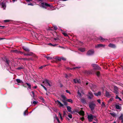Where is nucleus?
<instances>
[{
    "mask_svg": "<svg viewBox=\"0 0 123 123\" xmlns=\"http://www.w3.org/2000/svg\"><path fill=\"white\" fill-rule=\"evenodd\" d=\"M92 66L93 68L92 70L88 71L86 70H84L83 71V73L89 75L93 74L95 70H99L101 69L100 67L96 64H92Z\"/></svg>",
    "mask_w": 123,
    "mask_h": 123,
    "instance_id": "f257e3e1",
    "label": "nucleus"
},
{
    "mask_svg": "<svg viewBox=\"0 0 123 123\" xmlns=\"http://www.w3.org/2000/svg\"><path fill=\"white\" fill-rule=\"evenodd\" d=\"M96 106V105L93 102H90L89 104V107L92 111L94 109Z\"/></svg>",
    "mask_w": 123,
    "mask_h": 123,
    "instance_id": "f03ea898",
    "label": "nucleus"
},
{
    "mask_svg": "<svg viewBox=\"0 0 123 123\" xmlns=\"http://www.w3.org/2000/svg\"><path fill=\"white\" fill-rule=\"evenodd\" d=\"M94 51L93 49H90L88 50L86 53V55L88 56L92 55L94 54Z\"/></svg>",
    "mask_w": 123,
    "mask_h": 123,
    "instance_id": "7ed1b4c3",
    "label": "nucleus"
},
{
    "mask_svg": "<svg viewBox=\"0 0 123 123\" xmlns=\"http://www.w3.org/2000/svg\"><path fill=\"white\" fill-rule=\"evenodd\" d=\"M41 6L42 7L45 8H46L47 7L50 6V5L44 2L41 3Z\"/></svg>",
    "mask_w": 123,
    "mask_h": 123,
    "instance_id": "20e7f679",
    "label": "nucleus"
},
{
    "mask_svg": "<svg viewBox=\"0 0 123 123\" xmlns=\"http://www.w3.org/2000/svg\"><path fill=\"white\" fill-rule=\"evenodd\" d=\"M3 60L7 64L8 66H10L9 63L11 62L10 60H9L8 59L5 58L3 59Z\"/></svg>",
    "mask_w": 123,
    "mask_h": 123,
    "instance_id": "39448f33",
    "label": "nucleus"
},
{
    "mask_svg": "<svg viewBox=\"0 0 123 123\" xmlns=\"http://www.w3.org/2000/svg\"><path fill=\"white\" fill-rule=\"evenodd\" d=\"M115 107L116 108L117 110H121L122 109L121 105L119 103H118V104H115Z\"/></svg>",
    "mask_w": 123,
    "mask_h": 123,
    "instance_id": "423d86ee",
    "label": "nucleus"
},
{
    "mask_svg": "<svg viewBox=\"0 0 123 123\" xmlns=\"http://www.w3.org/2000/svg\"><path fill=\"white\" fill-rule=\"evenodd\" d=\"M89 85L92 90L94 92V91H95V88L97 87L96 86L93 85L91 84H90Z\"/></svg>",
    "mask_w": 123,
    "mask_h": 123,
    "instance_id": "0eeeda50",
    "label": "nucleus"
},
{
    "mask_svg": "<svg viewBox=\"0 0 123 123\" xmlns=\"http://www.w3.org/2000/svg\"><path fill=\"white\" fill-rule=\"evenodd\" d=\"M20 59L21 60H22L24 61H29L30 60H33V59L31 58H20Z\"/></svg>",
    "mask_w": 123,
    "mask_h": 123,
    "instance_id": "6e6552de",
    "label": "nucleus"
},
{
    "mask_svg": "<svg viewBox=\"0 0 123 123\" xmlns=\"http://www.w3.org/2000/svg\"><path fill=\"white\" fill-rule=\"evenodd\" d=\"M89 95L88 96V98L90 99H91L93 97V95L91 92H89Z\"/></svg>",
    "mask_w": 123,
    "mask_h": 123,
    "instance_id": "1a4fd4ad",
    "label": "nucleus"
},
{
    "mask_svg": "<svg viewBox=\"0 0 123 123\" xmlns=\"http://www.w3.org/2000/svg\"><path fill=\"white\" fill-rule=\"evenodd\" d=\"M87 118L88 119V120L90 122L92 121V120L93 119V116L91 114L90 115H88L87 116Z\"/></svg>",
    "mask_w": 123,
    "mask_h": 123,
    "instance_id": "9d476101",
    "label": "nucleus"
},
{
    "mask_svg": "<svg viewBox=\"0 0 123 123\" xmlns=\"http://www.w3.org/2000/svg\"><path fill=\"white\" fill-rule=\"evenodd\" d=\"M55 103L56 104L57 103L58 104H59V107H62L63 108L64 107H63V105L61 103V102L58 100H57L55 101Z\"/></svg>",
    "mask_w": 123,
    "mask_h": 123,
    "instance_id": "9b49d317",
    "label": "nucleus"
},
{
    "mask_svg": "<svg viewBox=\"0 0 123 123\" xmlns=\"http://www.w3.org/2000/svg\"><path fill=\"white\" fill-rule=\"evenodd\" d=\"M45 81L46 82L45 83V84H46L47 86L49 85V86H52V85H51L50 84L51 82L49 80L46 79L45 80Z\"/></svg>",
    "mask_w": 123,
    "mask_h": 123,
    "instance_id": "f8f14e48",
    "label": "nucleus"
},
{
    "mask_svg": "<svg viewBox=\"0 0 123 123\" xmlns=\"http://www.w3.org/2000/svg\"><path fill=\"white\" fill-rule=\"evenodd\" d=\"M108 46L113 48H115L116 47V46L115 44L111 43H110L108 45Z\"/></svg>",
    "mask_w": 123,
    "mask_h": 123,
    "instance_id": "ddd939ff",
    "label": "nucleus"
},
{
    "mask_svg": "<svg viewBox=\"0 0 123 123\" xmlns=\"http://www.w3.org/2000/svg\"><path fill=\"white\" fill-rule=\"evenodd\" d=\"M105 46V45L104 44H100L97 45L95 46V48H100V47H104Z\"/></svg>",
    "mask_w": 123,
    "mask_h": 123,
    "instance_id": "4468645a",
    "label": "nucleus"
},
{
    "mask_svg": "<svg viewBox=\"0 0 123 123\" xmlns=\"http://www.w3.org/2000/svg\"><path fill=\"white\" fill-rule=\"evenodd\" d=\"M78 113L79 115H82L83 116H84L85 115L84 112L83 111L81 110L78 112Z\"/></svg>",
    "mask_w": 123,
    "mask_h": 123,
    "instance_id": "2eb2a0df",
    "label": "nucleus"
},
{
    "mask_svg": "<svg viewBox=\"0 0 123 123\" xmlns=\"http://www.w3.org/2000/svg\"><path fill=\"white\" fill-rule=\"evenodd\" d=\"M2 7L4 9H5L6 8V4L3 2H2L1 3Z\"/></svg>",
    "mask_w": 123,
    "mask_h": 123,
    "instance_id": "dca6fc26",
    "label": "nucleus"
},
{
    "mask_svg": "<svg viewBox=\"0 0 123 123\" xmlns=\"http://www.w3.org/2000/svg\"><path fill=\"white\" fill-rule=\"evenodd\" d=\"M81 102L83 104H86V100L84 98H81L80 100Z\"/></svg>",
    "mask_w": 123,
    "mask_h": 123,
    "instance_id": "f3484780",
    "label": "nucleus"
},
{
    "mask_svg": "<svg viewBox=\"0 0 123 123\" xmlns=\"http://www.w3.org/2000/svg\"><path fill=\"white\" fill-rule=\"evenodd\" d=\"M61 97L62 98L63 100H62V102L64 101H66V99L67 98L64 95H62L61 96Z\"/></svg>",
    "mask_w": 123,
    "mask_h": 123,
    "instance_id": "a211bd4d",
    "label": "nucleus"
},
{
    "mask_svg": "<svg viewBox=\"0 0 123 123\" xmlns=\"http://www.w3.org/2000/svg\"><path fill=\"white\" fill-rule=\"evenodd\" d=\"M22 48L24 50L26 51L29 52L30 51V50L29 49L25 47H23Z\"/></svg>",
    "mask_w": 123,
    "mask_h": 123,
    "instance_id": "6ab92c4d",
    "label": "nucleus"
},
{
    "mask_svg": "<svg viewBox=\"0 0 123 123\" xmlns=\"http://www.w3.org/2000/svg\"><path fill=\"white\" fill-rule=\"evenodd\" d=\"M99 39L102 42H103L105 40H107L106 39H104L101 37H100Z\"/></svg>",
    "mask_w": 123,
    "mask_h": 123,
    "instance_id": "aec40b11",
    "label": "nucleus"
},
{
    "mask_svg": "<svg viewBox=\"0 0 123 123\" xmlns=\"http://www.w3.org/2000/svg\"><path fill=\"white\" fill-rule=\"evenodd\" d=\"M73 81L75 83H79L80 82V80L77 79H74Z\"/></svg>",
    "mask_w": 123,
    "mask_h": 123,
    "instance_id": "412c9836",
    "label": "nucleus"
},
{
    "mask_svg": "<svg viewBox=\"0 0 123 123\" xmlns=\"http://www.w3.org/2000/svg\"><path fill=\"white\" fill-rule=\"evenodd\" d=\"M67 109L68 110V112H71V108L70 106H67Z\"/></svg>",
    "mask_w": 123,
    "mask_h": 123,
    "instance_id": "4be33fe9",
    "label": "nucleus"
},
{
    "mask_svg": "<svg viewBox=\"0 0 123 123\" xmlns=\"http://www.w3.org/2000/svg\"><path fill=\"white\" fill-rule=\"evenodd\" d=\"M101 94V92L100 91L98 92L97 93H94V94L95 95L98 96L99 95H100Z\"/></svg>",
    "mask_w": 123,
    "mask_h": 123,
    "instance_id": "5701e85b",
    "label": "nucleus"
},
{
    "mask_svg": "<svg viewBox=\"0 0 123 123\" xmlns=\"http://www.w3.org/2000/svg\"><path fill=\"white\" fill-rule=\"evenodd\" d=\"M79 50L81 51L82 52H84L85 50V48H80L79 49Z\"/></svg>",
    "mask_w": 123,
    "mask_h": 123,
    "instance_id": "b1692460",
    "label": "nucleus"
},
{
    "mask_svg": "<svg viewBox=\"0 0 123 123\" xmlns=\"http://www.w3.org/2000/svg\"><path fill=\"white\" fill-rule=\"evenodd\" d=\"M45 57H46L48 60H52L53 58H54V57L49 56Z\"/></svg>",
    "mask_w": 123,
    "mask_h": 123,
    "instance_id": "393cba45",
    "label": "nucleus"
},
{
    "mask_svg": "<svg viewBox=\"0 0 123 123\" xmlns=\"http://www.w3.org/2000/svg\"><path fill=\"white\" fill-rule=\"evenodd\" d=\"M110 114L113 117H114L116 116V114L114 112H110Z\"/></svg>",
    "mask_w": 123,
    "mask_h": 123,
    "instance_id": "a878e982",
    "label": "nucleus"
},
{
    "mask_svg": "<svg viewBox=\"0 0 123 123\" xmlns=\"http://www.w3.org/2000/svg\"><path fill=\"white\" fill-rule=\"evenodd\" d=\"M25 84H26L28 86V88L29 89H31V85L29 83H25Z\"/></svg>",
    "mask_w": 123,
    "mask_h": 123,
    "instance_id": "bb28decb",
    "label": "nucleus"
},
{
    "mask_svg": "<svg viewBox=\"0 0 123 123\" xmlns=\"http://www.w3.org/2000/svg\"><path fill=\"white\" fill-rule=\"evenodd\" d=\"M24 68V67L23 66H21L19 67H18L17 68V69L18 70H20L21 69H23Z\"/></svg>",
    "mask_w": 123,
    "mask_h": 123,
    "instance_id": "cd10ccee",
    "label": "nucleus"
},
{
    "mask_svg": "<svg viewBox=\"0 0 123 123\" xmlns=\"http://www.w3.org/2000/svg\"><path fill=\"white\" fill-rule=\"evenodd\" d=\"M105 95L106 97H108L111 96L109 92L107 91H106L105 93Z\"/></svg>",
    "mask_w": 123,
    "mask_h": 123,
    "instance_id": "c85d7f7f",
    "label": "nucleus"
},
{
    "mask_svg": "<svg viewBox=\"0 0 123 123\" xmlns=\"http://www.w3.org/2000/svg\"><path fill=\"white\" fill-rule=\"evenodd\" d=\"M66 101L70 102H71V103H73V100L71 99H67Z\"/></svg>",
    "mask_w": 123,
    "mask_h": 123,
    "instance_id": "c756f323",
    "label": "nucleus"
},
{
    "mask_svg": "<svg viewBox=\"0 0 123 123\" xmlns=\"http://www.w3.org/2000/svg\"><path fill=\"white\" fill-rule=\"evenodd\" d=\"M16 81L18 83L23 82L22 81L20 80L19 79H17L16 80Z\"/></svg>",
    "mask_w": 123,
    "mask_h": 123,
    "instance_id": "7c9ffc66",
    "label": "nucleus"
},
{
    "mask_svg": "<svg viewBox=\"0 0 123 123\" xmlns=\"http://www.w3.org/2000/svg\"><path fill=\"white\" fill-rule=\"evenodd\" d=\"M119 119L120 120L123 119V114H121V116L119 117Z\"/></svg>",
    "mask_w": 123,
    "mask_h": 123,
    "instance_id": "2f4dec72",
    "label": "nucleus"
},
{
    "mask_svg": "<svg viewBox=\"0 0 123 123\" xmlns=\"http://www.w3.org/2000/svg\"><path fill=\"white\" fill-rule=\"evenodd\" d=\"M66 101H63L62 102L64 104V105L67 106L68 105V103L67 102H66Z\"/></svg>",
    "mask_w": 123,
    "mask_h": 123,
    "instance_id": "473e14b6",
    "label": "nucleus"
},
{
    "mask_svg": "<svg viewBox=\"0 0 123 123\" xmlns=\"http://www.w3.org/2000/svg\"><path fill=\"white\" fill-rule=\"evenodd\" d=\"M115 98L116 99H118L120 101H121L122 100V99L120 98L117 95L116 96Z\"/></svg>",
    "mask_w": 123,
    "mask_h": 123,
    "instance_id": "72a5a7b5",
    "label": "nucleus"
},
{
    "mask_svg": "<svg viewBox=\"0 0 123 123\" xmlns=\"http://www.w3.org/2000/svg\"><path fill=\"white\" fill-rule=\"evenodd\" d=\"M55 59H56V60H58L59 61H61V58H60V57H56L55 58Z\"/></svg>",
    "mask_w": 123,
    "mask_h": 123,
    "instance_id": "f704fd0d",
    "label": "nucleus"
},
{
    "mask_svg": "<svg viewBox=\"0 0 123 123\" xmlns=\"http://www.w3.org/2000/svg\"><path fill=\"white\" fill-rule=\"evenodd\" d=\"M13 52L16 53H18L19 51H18L17 49H15L13 50Z\"/></svg>",
    "mask_w": 123,
    "mask_h": 123,
    "instance_id": "c9c22d12",
    "label": "nucleus"
},
{
    "mask_svg": "<svg viewBox=\"0 0 123 123\" xmlns=\"http://www.w3.org/2000/svg\"><path fill=\"white\" fill-rule=\"evenodd\" d=\"M29 53V56L33 55V53L32 52H28Z\"/></svg>",
    "mask_w": 123,
    "mask_h": 123,
    "instance_id": "e433bc0d",
    "label": "nucleus"
},
{
    "mask_svg": "<svg viewBox=\"0 0 123 123\" xmlns=\"http://www.w3.org/2000/svg\"><path fill=\"white\" fill-rule=\"evenodd\" d=\"M68 117L70 118H72V115L70 113H69L68 115Z\"/></svg>",
    "mask_w": 123,
    "mask_h": 123,
    "instance_id": "4c0bfd02",
    "label": "nucleus"
},
{
    "mask_svg": "<svg viewBox=\"0 0 123 123\" xmlns=\"http://www.w3.org/2000/svg\"><path fill=\"white\" fill-rule=\"evenodd\" d=\"M100 74V72L99 71H97L96 73V74L97 76L98 77H99V75Z\"/></svg>",
    "mask_w": 123,
    "mask_h": 123,
    "instance_id": "58836bf2",
    "label": "nucleus"
},
{
    "mask_svg": "<svg viewBox=\"0 0 123 123\" xmlns=\"http://www.w3.org/2000/svg\"><path fill=\"white\" fill-rule=\"evenodd\" d=\"M28 112V110H26L25 111L24 113V115L25 116L26 115V113Z\"/></svg>",
    "mask_w": 123,
    "mask_h": 123,
    "instance_id": "ea45409f",
    "label": "nucleus"
},
{
    "mask_svg": "<svg viewBox=\"0 0 123 123\" xmlns=\"http://www.w3.org/2000/svg\"><path fill=\"white\" fill-rule=\"evenodd\" d=\"M41 86L43 87L44 88V89L46 91H47V89L42 84H41Z\"/></svg>",
    "mask_w": 123,
    "mask_h": 123,
    "instance_id": "a19ab883",
    "label": "nucleus"
},
{
    "mask_svg": "<svg viewBox=\"0 0 123 123\" xmlns=\"http://www.w3.org/2000/svg\"><path fill=\"white\" fill-rule=\"evenodd\" d=\"M54 40H59V37L58 36L57 37H55L54 38Z\"/></svg>",
    "mask_w": 123,
    "mask_h": 123,
    "instance_id": "79ce46f5",
    "label": "nucleus"
},
{
    "mask_svg": "<svg viewBox=\"0 0 123 123\" xmlns=\"http://www.w3.org/2000/svg\"><path fill=\"white\" fill-rule=\"evenodd\" d=\"M11 21L10 20H4V22L5 23H7Z\"/></svg>",
    "mask_w": 123,
    "mask_h": 123,
    "instance_id": "37998d69",
    "label": "nucleus"
},
{
    "mask_svg": "<svg viewBox=\"0 0 123 123\" xmlns=\"http://www.w3.org/2000/svg\"><path fill=\"white\" fill-rule=\"evenodd\" d=\"M31 92V93L32 94H33V98H34L35 97V93H34V91H32Z\"/></svg>",
    "mask_w": 123,
    "mask_h": 123,
    "instance_id": "c03bdc74",
    "label": "nucleus"
},
{
    "mask_svg": "<svg viewBox=\"0 0 123 123\" xmlns=\"http://www.w3.org/2000/svg\"><path fill=\"white\" fill-rule=\"evenodd\" d=\"M62 34L65 37H66V36H68V35L67 34L65 33L62 32Z\"/></svg>",
    "mask_w": 123,
    "mask_h": 123,
    "instance_id": "a18cd8bd",
    "label": "nucleus"
},
{
    "mask_svg": "<svg viewBox=\"0 0 123 123\" xmlns=\"http://www.w3.org/2000/svg\"><path fill=\"white\" fill-rule=\"evenodd\" d=\"M101 106L102 107L103 106H105V105L104 103V102H103L102 103V104L101 105Z\"/></svg>",
    "mask_w": 123,
    "mask_h": 123,
    "instance_id": "49530a36",
    "label": "nucleus"
},
{
    "mask_svg": "<svg viewBox=\"0 0 123 123\" xmlns=\"http://www.w3.org/2000/svg\"><path fill=\"white\" fill-rule=\"evenodd\" d=\"M84 117H81L80 118V120H81L82 121H83L84 120Z\"/></svg>",
    "mask_w": 123,
    "mask_h": 123,
    "instance_id": "de8ad7c7",
    "label": "nucleus"
},
{
    "mask_svg": "<svg viewBox=\"0 0 123 123\" xmlns=\"http://www.w3.org/2000/svg\"><path fill=\"white\" fill-rule=\"evenodd\" d=\"M56 120H57V121L59 123H60V120H59L58 118L57 117H56Z\"/></svg>",
    "mask_w": 123,
    "mask_h": 123,
    "instance_id": "09e8293b",
    "label": "nucleus"
},
{
    "mask_svg": "<svg viewBox=\"0 0 123 123\" xmlns=\"http://www.w3.org/2000/svg\"><path fill=\"white\" fill-rule=\"evenodd\" d=\"M80 68V67H76L73 68L72 69H74L75 68Z\"/></svg>",
    "mask_w": 123,
    "mask_h": 123,
    "instance_id": "8fccbe9b",
    "label": "nucleus"
},
{
    "mask_svg": "<svg viewBox=\"0 0 123 123\" xmlns=\"http://www.w3.org/2000/svg\"><path fill=\"white\" fill-rule=\"evenodd\" d=\"M57 27L56 26H54V29L56 30L57 29Z\"/></svg>",
    "mask_w": 123,
    "mask_h": 123,
    "instance_id": "3c124183",
    "label": "nucleus"
},
{
    "mask_svg": "<svg viewBox=\"0 0 123 123\" xmlns=\"http://www.w3.org/2000/svg\"><path fill=\"white\" fill-rule=\"evenodd\" d=\"M61 59H62V60L63 61H65L66 60V58L63 57H61Z\"/></svg>",
    "mask_w": 123,
    "mask_h": 123,
    "instance_id": "603ef678",
    "label": "nucleus"
},
{
    "mask_svg": "<svg viewBox=\"0 0 123 123\" xmlns=\"http://www.w3.org/2000/svg\"><path fill=\"white\" fill-rule=\"evenodd\" d=\"M59 115L60 116V117L61 119H62V116H61V113L60 112H59Z\"/></svg>",
    "mask_w": 123,
    "mask_h": 123,
    "instance_id": "864d4df0",
    "label": "nucleus"
},
{
    "mask_svg": "<svg viewBox=\"0 0 123 123\" xmlns=\"http://www.w3.org/2000/svg\"><path fill=\"white\" fill-rule=\"evenodd\" d=\"M37 102L35 101H34L32 103L33 104L35 105L36 104H37Z\"/></svg>",
    "mask_w": 123,
    "mask_h": 123,
    "instance_id": "5fc2aeb1",
    "label": "nucleus"
},
{
    "mask_svg": "<svg viewBox=\"0 0 123 123\" xmlns=\"http://www.w3.org/2000/svg\"><path fill=\"white\" fill-rule=\"evenodd\" d=\"M28 5H31V6H33V5L31 3H28Z\"/></svg>",
    "mask_w": 123,
    "mask_h": 123,
    "instance_id": "6e6d98bb",
    "label": "nucleus"
},
{
    "mask_svg": "<svg viewBox=\"0 0 123 123\" xmlns=\"http://www.w3.org/2000/svg\"><path fill=\"white\" fill-rule=\"evenodd\" d=\"M24 53L22 52L21 51H19L18 53H19L21 55H22L23 54H24Z\"/></svg>",
    "mask_w": 123,
    "mask_h": 123,
    "instance_id": "4d7b16f0",
    "label": "nucleus"
},
{
    "mask_svg": "<svg viewBox=\"0 0 123 123\" xmlns=\"http://www.w3.org/2000/svg\"><path fill=\"white\" fill-rule=\"evenodd\" d=\"M66 91L67 93H69L70 94L71 93L69 92V91L68 90H66Z\"/></svg>",
    "mask_w": 123,
    "mask_h": 123,
    "instance_id": "13d9d810",
    "label": "nucleus"
},
{
    "mask_svg": "<svg viewBox=\"0 0 123 123\" xmlns=\"http://www.w3.org/2000/svg\"><path fill=\"white\" fill-rule=\"evenodd\" d=\"M97 101L99 104L101 103V100L100 99H98L97 100Z\"/></svg>",
    "mask_w": 123,
    "mask_h": 123,
    "instance_id": "bf43d9fd",
    "label": "nucleus"
},
{
    "mask_svg": "<svg viewBox=\"0 0 123 123\" xmlns=\"http://www.w3.org/2000/svg\"><path fill=\"white\" fill-rule=\"evenodd\" d=\"M34 57H35V59H36V58H37V56H36L35 55L33 54V55H32Z\"/></svg>",
    "mask_w": 123,
    "mask_h": 123,
    "instance_id": "052dcab7",
    "label": "nucleus"
},
{
    "mask_svg": "<svg viewBox=\"0 0 123 123\" xmlns=\"http://www.w3.org/2000/svg\"><path fill=\"white\" fill-rule=\"evenodd\" d=\"M78 95H80V96H81V93H80L79 92V91H78Z\"/></svg>",
    "mask_w": 123,
    "mask_h": 123,
    "instance_id": "680f3d73",
    "label": "nucleus"
},
{
    "mask_svg": "<svg viewBox=\"0 0 123 123\" xmlns=\"http://www.w3.org/2000/svg\"><path fill=\"white\" fill-rule=\"evenodd\" d=\"M67 112L66 111H63V115H65L66 114V112Z\"/></svg>",
    "mask_w": 123,
    "mask_h": 123,
    "instance_id": "e2e57ef3",
    "label": "nucleus"
},
{
    "mask_svg": "<svg viewBox=\"0 0 123 123\" xmlns=\"http://www.w3.org/2000/svg\"><path fill=\"white\" fill-rule=\"evenodd\" d=\"M32 0H26V1L27 2H30L32 1Z\"/></svg>",
    "mask_w": 123,
    "mask_h": 123,
    "instance_id": "0e129e2a",
    "label": "nucleus"
},
{
    "mask_svg": "<svg viewBox=\"0 0 123 123\" xmlns=\"http://www.w3.org/2000/svg\"><path fill=\"white\" fill-rule=\"evenodd\" d=\"M40 99L43 101H44V98L42 97L40 98Z\"/></svg>",
    "mask_w": 123,
    "mask_h": 123,
    "instance_id": "69168bd1",
    "label": "nucleus"
},
{
    "mask_svg": "<svg viewBox=\"0 0 123 123\" xmlns=\"http://www.w3.org/2000/svg\"><path fill=\"white\" fill-rule=\"evenodd\" d=\"M113 98H110V99H109V101H111L113 100Z\"/></svg>",
    "mask_w": 123,
    "mask_h": 123,
    "instance_id": "338daca9",
    "label": "nucleus"
},
{
    "mask_svg": "<svg viewBox=\"0 0 123 123\" xmlns=\"http://www.w3.org/2000/svg\"><path fill=\"white\" fill-rule=\"evenodd\" d=\"M58 45V44H53L52 46H56Z\"/></svg>",
    "mask_w": 123,
    "mask_h": 123,
    "instance_id": "774afa93",
    "label": "nucleus"
}]
</instances>
